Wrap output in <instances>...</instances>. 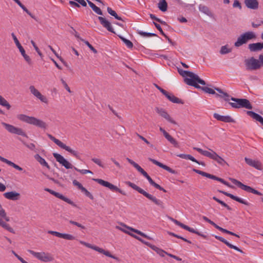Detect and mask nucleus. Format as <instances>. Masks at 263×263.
<instances>
[{
  "label": "nucleus",
  "instance_id": "28",
  "mask_svg": "<svg viewBox=\"0 0 263 263\" xmlns=\"http://www.w3.org/2000/svg\"><path fill=\"white\" fill-rule=\"evenodd\" d=\"M218 191L219 193H222L228 197H229L231 199H232L236 201L239 202V203H241L242 204H245L247 205H249V203L247 201H246L238 197L235 196L233 195V194H231L230 193H229L228 192H226L225 191H221V190H218Z\"/></svg>",
  "mask_w": 263,
  "mask_h": 263
},
{
  "label": "nucleus",
  "instance_id": "8",
  "mask_svg": "<svg viewBox=\"0 0 263 263\" xmlns=\"http://www.w3.org/2000/svg\"><path fill=\"white\" fill-rule=\"evenodd\" d=\"M48 138L53 141L57 145H58L60 148H63L66 151L71 153L73 156L76 157L77 158H79V153L77 151L73 150L69 146H67L66 144L63 143L60 140L58 139H56L54 137L52 136L50 134L47 135Z\"/></svg>",
  "mask_w": 263,
  "mask_h": 263
},
{
  "label": "nucleus",
  "instance_id": "53",
  "mask_svg": "<svg viewBox=\"0 0 263 263\" xmlns=\"http://www.w3.org/2000/svg\"><path fill=\"white\" fill-rule=\"evenodd\" d=\"M213 180L218 181L229 187H231V188L234 187V186L233 185H231L229 183L226 181L224 179H223L221 178H219L216 176H214V178H213Z\"/></svg>",
  "mask_w": 263,
  "mask_h": 263
},
{
  "label": "nucleus",
  "instance_id": "46",
  "mask_svg": "<svg viewBox=\"0 0 263 263\" xmlns=\"http://www.w3.org/2000/svg\"><path fill=\"white\" fill-rule=\"evenodd\" d=\"M193 171L194 172L196 173L197 174L202 175V176H204V177H207V178H210L212 179H213V178H214V175H212V174H210L207 173L206 172H203V171H200L198 170H196L195 168H194L193 170Z\"/></svg>",
  "mask_w": 263,
  "mask_h": 263
},
{
  "label": "nucleus",
  "instance_id": "38",
  "mask_svg": "<svg viewBox=\"0 0 263 263\" xmlns=\"http://www.w3.org/2000/svg\"><path fill=\"white\" fill-rule=\"evenodd\" d=\"M126 184L128 185L130 187H132L133 189L138 191L139 193L144 195V196L147 194V192L145 191L144 190H143L141 187H139L138 186L131 182L128 181L127 182Z\"/></svg>",
  "mask_w": 263,
  "mask_h": 263
},
{
  "label": "nucleus",
  "instance_id": "43",
  "mask_svg": "<svg viewBox=\"0 0 263 263\" xmlns=\"http://www.w3.org/2000/svg\"><path fill=\"white\" fill-rule=\"evenodd\" d=\"M199 10L200 12L204 13L205 14L208 16H212V13L211 11L210 10L209 8L206 6L200 5L199 6Z\"/></svg>",
  "mask_w": 263,
  "mask_h": 263
},
{
  "label": "nucleus",
  "instance_id": "50",
  "mask_svg": "<svg viewBox=\"0 0 263 263\" xmlns=\"http://www.w3.org/2000/svg\"><path fill=\"white\" fill-rule=\"evenodd\" d=\"M231 51H232V49L229 48L228 45H227L222 46L221 47V49L220 50V53L221 54H225L229 53L231 52Z\"/></svg>",
  "mask_w": 263,
  "mask_h": 263
},
{
  "label": "nucleus",
  "instance_id": "16",
  "mask_svg": "<svg viewBox=\"0 0 263 263\" xmlns=\"http://www.w3.org/2000/svg\"><path fill=\"white\" fill-rule=\"evenodd\" d=\"M170 219L176 225L180 227L181 228H183V229L189 231L190 232L195 233L199 236H201L202 237L204 238H206V236L204 234H203L199 232V231L194 229L193 228H192L184 224L183 223L180 222V221H178L176 219H175L172 217H170Z\"/></svg>",
  "mask_w": 263,
  "mask_h": 263
},
{
  "label": "nucleus",
  "instance_id": "45",
  "mask_svg": "<svg viewBox=\"0 0 263 263\" xmlns=\"http://www.w3.org/2000/svg\"><path fill=\"white\" fill-rule=\"evenodd\" d=\"M88 5L89 6L92 8V9L95 12H96L97 14L99 15H102V12L101 10L100 9V8L96 6L93 3L87 0Z\"/></svg>",
  "mask_w": 263,
  "mask_h": 263
},
{
  "label": "nucleus",
  "instance_id": "3",
  "mask_svg": "<svg viewBox=\"0 0 263 263\" xmlns=\"http://www.w3.org/2000/svg\"><path fill=\"white\" fill-rule=\"evenodd\" d=\"M17 118L21 121L45 129L47 127V125L45 122L34 117L28 116L24 114H19L17 115Z\"/></svg>",
  "mask_w": 263,
  "mask_h": 263
},
{
  "label": "nucleus",
  "instance_id": "1",
  "mask_svg": "<svg viewBox=\"0 0 263 263\" xmlns=\"http://www.w3.org/2000/svg\"><path fill=\"white\" fill-rule=\"evenodd\" d=\"M178 71L181 76L184 78V82L189 85L194 86L195 88H199L200 86L198 84L202 85H205L204 80L201 79L198 75L192 72L181 69H178Z\"/></svg>",
  "mask_w": 263,
  "mask_h": 263
},
{
  "label": "nucleus",
  "instance_id": "39",
  "mask_svg": "<svg viewBox=\"0 0 263 263\" xmlns=\"http://www.w3.org/2000/svg\"><path fill=\"white\" fill-rule=\"evenodd\" d=\"M151 248L155 251L158 254H159L161 257H164L165 255H167L168 256V254H170V253H168L165 251L164 250L156 247V246H151Z\"/></svg>",
  "mask_w": 263,
  "mask_h": 263
},
{
  "label": "nucleus",
  "instance_id": "40",
  "mask_svg": "<svg viewBox=\"0 0 263 263\" xmlns=\"http://www.w3.org/2000/svg\"><path fill=\"white\" fill-rule=\"evenodd\" d=\"M165 97L172 102L174 103H181L182 104L183 102L182 101L179 99V98L175 97L174 95H173L172 93H167V95L165 96Z\"/></svg>",
  "mask_w": 263,
  "mask_h": 263
},
{
  "label": "nucleus",
  "instance_id": "11",
  "mask_svg": "<svg viewBox=\"0 0 263 263\" xmlns=\"http://www.w3.org/2000/svg\"><path fill=\"white\" fill-rule=\"evenodd\" d=\"M80 243L85 246H86V247L87 248H90L91 249H93L100 253H102L104 255H105V256H108V257H109L110 258H112L113 259H116V260H118V258L112 255H111L110 254V253L108 251H106L101 248H99L97 246H93V245H91L90 243H87V242H86L84 241H82V240H80Z\"/></svg>",
  "mask_w": 263,
  "mask_h": 263
},
{
  "label": "nucleus",
  "instance_id": "19",
  "mask_svg": "<svg viewBox=\"0 0 263 263\" xmlns=\"http://www.w3.org/2000/svg\"><path fill=\"white\" fill-rule=\"evenodd\" d=\"M48 234H52L59 238H61L68 240H73L76 239V237L73 235L67 233H61L54 231H48Z\"/></svg>",
  "mask_w": 263,
  "mask_h": 263
},
{
  "label": "nucleus",
  "instance_id": "2",
  "mask_svg": "<svg viewBox=\"0 0 263 263\" xmlns=\"http://www.w3.org/2000/svg\"><path fill=\"white\" fill-rule=\"evenodd\" d=\"M178 71L181 76L184 78V82L189 85L194 86L195 88H199L200 86L198 84L202 85H205L204 80L201 79L198 75L192 72L181 69H178Z\"/></svg>",
  "mask_w": 263,
  "mask_h": 263
},
{
  "label": "nucleus",
  "instance_id": "21",
  "mask_svg": "<svg viewBox=\"0 0 263 263\" xmlns=\"http://www.w3.org/2000/svg\"><path fill=\"white\" fill-rule=\"evenodd\" d=\"M155 110L160 116L165 119L167 121L173 124H177L176 122L168 115L165 110L159 107H156Z\"/></svg>",
  "mask_w": 263,
  "mask_h": 263
},
{
  "label": "nucleus",
  "instance_id": "20",
  "mask_svg": "<svg viewBox=\"0 0 263 263\" xmlns=\"http://www.w3.org/2000/svg\"><path fill=\"white\" fill-rule=\"evenodd\" d=\"M29 90L31 92V93L35 96L36 98H37L38 99H39L41 102H44L45 103L47 104L48 103V100L47 98L42 95L40 91L36 89L34 86H30L29 87Z\"/></svg>",
  "mask_w": 263,
  "mask_h": 263
},
{
  "label": "nucleus",
  "instance_id": "49",
  "mask_svg": "<svg viewBox=\"0 0 263 263\" xmlns=\"http://www.w3.org/2000/svg\"><path fill=\"white\" fill-rule=\"evenodd\" d=\"M198 88L201 89V90H202L203 91H204L206 93H208L209 94H212V95H215L216 96H218V94L215 92V91L214 89H213L211 88H209L207 86H203V87L200 86V87H199Z\"/></svg>",
  "mask_w": 263,
  "mask_h": 263
},
{
  "label": "nucleus",
  "instance_id": "24",
  "mask_svg": "<svg viewBox=\"0 0 263 263\" xmlns=\"http://www.w3.org/2000/svg\"><path fill=\"white\" fill-rule=\"evenodd\" d=\"M159 130L161 132L163 133L164 137L175 147L178 148L179 147L178 142L174 138H173L168 133H167L163 128L160 127L159 128Z\"/></svg>",
  "mask_w": 263,
  "mask_h": 263
},
{
  "label": "nucleus",
  "instance_id": "17",
  "mask_svg": "<svg viewBox=\"0 0 263 263\" xmlns=\"http://www.w3.org/2000/svg\"><path fill=\"white\" fill-rule=\"evenodd\" d=\"M53 156L56 160L62 165L64 166L66 168H73L74 167L69 161H68L61 155L58 153H53Z\"/></svg>",
  "mask_w": 263,
  "mask_h": 263
},
{
  "label": "nucleus",
  "instance_id": "61",
  "mask_svg": "<svg viewBox=\"0 0 263 263\" xmlns=\"http://www.w3.org/2000/svg\"><path fill=\"white\" fill-rule=\"evenodd\" d=\"M81 192L84 193L85 195L89 197L91 199H93V197L92 195L87 190H86L84 187L81 190Z\"/></svg>",
  "mask_w": 263,
  "mask_h": 263
},
{
  "label": "nucleus",
  "instance_id": "29",
  "mask_svg": "<svg viewBox=\"0 0 263 263\" xmlns=\"http://www.w3.org/2000/svg\"><path fill=\"white\" fill-rule=\"evenodd\" d=\"M230 180L232 181V183H233L236 185L238 186L240 188H241L242 190L249 192L251 193L252 188L250 187V186H248L247 185H245L243 183H242L239 181H238L237 180L234 179V178H230Z\"/></svg>",
  "mask_w": 263,
  "mask_h": 263
},
{
  "label": "nucleus",
  "instance_id": "56",
  "mask_svg": "<svg viewBox=\"0 0 263 263\" xmlns=\"http://www.w3.org/2000/svg\"><path fill=\"white\" fill-rule=\"evenodd\" d=\"M213 199L217 202H218L219 203H220L221 205L227 208L228 210H231V208L227 204H226L224 202L222 201V200L218 199L215 196L213 197Z\"/></svg>",
  "mask_w": 263,
  "mask_h": 263
},
{
  "label": "nucleus",
  "instance_id": "26",
  "mask_svg": "<svg viewBox=\"0 0 263 263\" xmlns=\"http://www.w3.org/2000/svg\"><path fill=\"white\" fill-rule=\"evenodd\" d=\"M98 19L101 25L108 31H110L112 33H115L114 28H112L111 23L108 21L102 16H99Z\"/></svg>",
  "mask_w": 263,
  "mask_h": 263
},
{
  "label": "nucleus",
  "instance_id": "42",
  "mask_svg": "<svg viewBox=\"0 0 263 263\" xmlns=\"http://www.w3.org/2000/svg\"><path fill=\"white\" fill-rule=\"evenodd\" d=\"M158 7L162 12H165L167 9V4L165 0H160L158 4Z\"/></svg>",
  "mask_w": 263,
  "mask_h": 263
},
{
  "label": "nucleus",
  "instance_id": "30",
  "mask_svg": "<svg viewBox=\"0 0 263 263\" xmlns=\"http://www.w3.org/2000/svg\"><path fill=\"white\" fill-rule=\"evenodd\" d=\"M244 3L249 9L256 10L258 8L259 3L257 0H244Z\"/></svg>",
  "mask_w": 263,
  "mask_h": 263
},
{
  "label": "nucleus",
  "instance_id": "55",
  "mask_svg": "<svg viewBox=\"0 0 263 263\" xmlns=\"http://www.w3.org/2000/svg\"><path fill=\"white\" fill-rule=\"evenodd\" d=\"M108 13L111 15L114 16L118 20H122V18L118 15L117 13L111 8L108 7L107 9Z\"/></svg>",
  "mask_w": 263,
  "mask_h": 263
},
{
  "label": "nucleus",
  "instance_id": "41",
  "mask_svg": "<svg viewBox=\"0 0 263 263\" xmlns=\"http://www.w3.org/2000/svg\"><path fill=\"white\" fill-rule=\"evenodd\" d=\"M124 227H125L126 228L128 229L129 230H130L132 232H134L145 238H146L148 239H151V238L147 236L146 234H145V233L142 232L141 231L138 230H137V229H134V228H132L131 227H128V226H126V225H123Z\"/></svg>",
  "mask_w": 263,
  "mask_h": 263
},
{
  "label": "nucleus",
  "instance_id": "60",
  "mask_svg": "<svg viewBox=\"0 0 263 263\" xmlns=\"http://www.w3.org/2000/svg\"><path fill=\"white\" fill-rule=\"evenodd\" d=\"M91 160L94 163L98 165L100 167L102 168H104V165L103 164L102 161L99 159L93 158L91 159Z\"/></svg>",
  "mask_w": 263,
  "mask_h": 263
},
{
  "label": "nucleus",
  "instance_id": "9",
  "mask_svg": "<svg viewBox=\"0 0 263 263\" xmlns=\"http://www.w3.org/2000/svg\"><path fill=\"white\" fill-rule=\"evenodd\" d=\"M28 251L34 257L42 261L49 262L53 260L52 255L49 253L45 252H36L31 250H29Z\"/></svg>",
  "mask_w": 263,
  "mask_h": 263
},
{
  "label": "nucleus",
  "instance_id": "5",
  "mask_svg": "<svg viewBox=\"0 0 263 263\" xmlns=\"http://www.w3.org/2000/svg\"><path fill=\"white\" fill-rule=\"evenodd\" d=\"M256 34L253 31H248L241 34L238 38L234 45L239 47L244 44L247 43L249 41L255 39Z\"/></svg>",
  "mask_w": 263,
  "mask_h": 263
},
{
  "label": "nucleus",
  "instance_id": "52",
  "mask_svg": "<svg viewBox=\"0 0 263 263\" xmlns=\"http://www.w3.org/2000/svg\"><path fill=\"white\" fill-rule=\"evenodd\" d=\"M119 37L128 48H133V44L131 41L122 36H119Z\"/></svg>",
  "mask_w": 263,
  "mask_h": 263
},
{
  "label": "nucleus",
  "instance_id": "27",
  "mask_svg": "<svg viewBox=\"0 0 263 263\" xmlns=\"http://www.w3.org/2000/svg\"><path fill=\"white\" fill-rule=\"evenodd\" d=\"M149 160L150 161H151L152 163H153L154 164L163 168L164 170L167 171V172H168L169 173H170L171 174H176V172L175 170L172 169L171 167L167 166L166 165L162 164V163L158 161L157 160H156L155 159H154L152 158H149Z\"/></svg>",
  "mask_w": 263,
  "mask_h": 263
},
{
  "label": "nucleus",
  "instance_id": "64",
  "mask_svg": "<svg viewBox=\"0 0 263 263\" xmlns=\"http://www.w3.org/2000/svg\"><path fill=\"white\" fill-rule=\"evenodd\" d=\"M73 184L77 186L78 189L80 190L81 191L82 190V189L84 187L83 185L80 183L79 181H78L77 180H73L72 181Z\"/></svg>",
  "mask_w": 263,
  "mask_h": 263
},
{
  "label": "nucleus",
  "instance_id": "35",
  "mask_svg": "<svg viewBox=\"0 0 263 263\" xmlns=\"http://www.w3.org/2000/svg\"><path fill=\"white\" fill-rule=\"evenodd\" d=\"M25 12H26L30 17L35 21L38 22V18L33 15L27 8L23 5L20 0H13Z\"/></svg>",
  "mask_w": 263,
  "mask_h": 263
},
{
  "label": "nucleus",
  "instance_id": "7",
  "mask_svg": "<svg viewBox=\"0 0 263 263\" xmlns=\"http://www.w3.org/2000/svg\"><path fill=\"white\" fill-rule=\"evenodd\" d=\"M232 101L235 102L236 103H230V104L232 107L235 108H239L243 107L247 109H251L252 106L251 104L250 101L246 99H237L233 97L231 98Z\"/></svg>",
  "mask_w": 263,
  "mask_h": 263
},
{
  "label": "nucleus",
  "instance_id": "15",
  "mask_svg": "<svg viewBox=\"0 0 263 263\" xmlns=\"http://www.w3.org/2000/svg\"><path fill=\"white\" fill-rule=\"evenodd\" d=\"M126 160L132 165L137 170L140 172L143 176H144L148 181L149 183L152 185L154 183V181L152 180L151 177L147 174V173L137 163L134 162L129 158H126Z\"/></svg>",
  "mask_w": 263,
  "mask_h": 263
},
{
  "label": "nucleus",
  "instance_id": "62",
  "mask_svg": "<svg viewBox=\"0 0 263 263\" xmlns=\"http://www.w3.org/2000/svg\"><path fill=\"white\" fill-rule=\"evenodd\" d=\"M184 159L190 160L193 162H196L198 164H200L198 160H197L196 159H195V158L190 155L185 154Z\"/></svg>",
  "mask_w": 263,
  "mask_h": 263
},
{
  "label": "nucleus",
  "instance_id": "54",
  "mask_svg": "<svg viewBox=\"0 0 263 263\" xmlns=\"http://www.w3.org/2000/svg\"><path fill=\"white\" fill-rule=\"evenodd\" d=\"M213 180L218 181L229 187H231V188L234 187V186L233 185H231L229 183L226 181L224 179H223L221 178H219L216 176H214V178H213Z\"/></svg>",
  "mask_w": 263,
  "mask_h": 263
},
{
  "label": "nucleus",
  "instance_id": "32",
  "mask_svg": "<svg viewBox=\"0 0 263 263\" xmlns=\"http://www.w3.org/2000/svg\"><path fill=\"white\" fill-rule=\"evenodd\" d=\"M215 238L219 241L223 242L224 244H226L228 247H229L231 249H233L239 252L242 253V251L240 250L239 248H238L237 247L234 246L230 243L229 242H228L227 240H226L224 238H223L222 237L219 236H215Z\"/></svg>",
  "mask_w": 263,
  "mask_h": 263
},
{
  "label": "nucleus",
  "instance_id": "47",
  "mask_svg": "<svg viewBox=\"0 0 263 263\" xmlns=\"http://www.w3.org/2000/svg\"><path fill=\"white\" fill-rule=\"evenodd\" d=\"M215 89L219 93H220V95H218V94L217 96H219V97H220L221 98H224L226 101H229V100L230 96H229V95L227 92H225L223 91L221 89H220L219 88H215Z\"/></svg>",
  "mask_w": 263,
  "mask_h": 263
},
{
  "label": "nucleus",
  "instance_id": "23",
  "mask_svg": "<svg viewBox=\"0 0 263 263\" xmlns=\"http://www.w3.org/2000/svg\"><path fill=\"white\" fill-rule=\"evenodd\" d=\"M245 160L249 165L252 166L258 170H261L262 169V164L258 160H253L247 157L245 158Z\"/></svg>",
  "mask_w": 263,
  "mask_h": 263
},
{
  "label": "nucleus",
  "instance_id": "33",
  "mask_svg": "<svg viewBox=\"0 0 263 263\" xmlns=\"http://www.w3.org/2000/svg\"><path fill=\"white\" fill-rule=\"evenodd\" d=\"M248 48L252 52L260 51L263 49V43H256L250 44Z\"/></svg>",
  "mask_w": 263,
  "mask_h": 263
},
{
  "label": "nucleus",
  "instance_id": "59",
  "mask_svg": "<svg viewBox=\"0 0 263 263\" xmlns=\"http://www.w3.org/2000/svg\"><path fill=\"white\" fill-rule=\"evenodd\" d=\"M21 53V54L22 55V56L24 57V59L25 60V61L29 64H31V59L30 58V57L27 55L25 53V50H23V51H21V52H20Z\"/></svg>",
  "mask_w": 263,
  "mask_h": 263
},
{
  "label": "nucleus",
  "instance_id": "34",
  "mask_svg": "<svg viewBox=\"0 0 263 263\" xmlns=\"http://www.w3.org/2000/svg\"><path fill=\"white\" fill-rule=\"evenodd\" d=\"M0 160L1 161H2L3 162H4V163L7 164L8 165L13 167V168H14L15 169H16L19 171H22L23 170L22 167H20L18 165L15 164L13 162L4 158V157H2L1 156H0Z\"/></svg>",
  "mask_w": 263,
  "mask_h": 263
},
{
  "label": "nucleus",
  "instance_id": "14",
  "mask_svg": "<svg viewBox=\"0 0 263 263\" xmlns=\"http://www.w3.org/2000/svg\"><path fill=\"white\" fill-rule=\"evenodd\" d=\"M126 160L132 165L137 170L140 172L143 176H144L148 181L149 183L152 185L154 183V181L152 180L151 177L147 174V173L137 163L134 162L129 158H126Z\"/></svg>",
  "mask_w": 263,
  "mask_h": 263
},
{
  "label": "nucleus",
  "instance_id": "57",
  "mask_svg": "<svg viewBox=\"0 0 263 263\" xmlns=\"http://www.w3.org/2000/svg\"><path fill=\"white\" fill-rule=\"evenodd\" d=\"M123 225H125V224H122V227H119V226H117L116 229H117L126 234H128V235H129L133 237V235H134V234L133 233H131L129 231H128L127 230H128V229L126 228L125 227H124Z\"/></svg>",
  "mask_w": 263,
  "mask_h": 263
},
{
  "label": "nucleus",
  "instance_id": "13",
  "mask_svg": "<svg viewBox=\"0 0 263 263\" xmlns=\"http://www.w3.org/2000/svg\"><path fill=\"white\" fill-rule=\"evenodd\" d=\"M126 160L132 165L137 170L140 172L143 176H144L148 181L149 183L152 185L154 183V181L152 180L151 177L147 174V173L137 163L134 162L129 158H126Z\"/></svg>",
  "mask_w": 263,
  "mask_h": 263
},
{
  "label": "nucleus",
  "instance_id": "58",
  "mask_svg": "<svg viewBox=\"0 0 263 263\" xmlns=\"http://www.w3.org/2000/svg\"><path fill=\"white\" fill-rule=\"evenodd\" d=\"M133 237L136 239L138 240L139 241H141V242L143 243L144 244L146 245V246L149 247L151 248V246H155L154 245H151L148 242L145 241L144 240H143L141 238L139 237V236L136 235H133Z\"/></svg>",
  "mask_w": 263,
  "mask_h": 263
},
{
  "label": "nucleus",
  "instance_id": "25",
  "mask_svg": "<svg viewBox=\"0 0 263 263\" xmlns=\"http://www.w3.org/2000/svg\"><path fill=\"white\" fill-rule=\"evenodd\" d=\"M145 197L151 200L161 209H164L165 208V205L163 202L162 200L157 199L156 197L153 196L152 195L147 193Z\"/></svg>",
  "mask_w": 263,
  "mask_h": 263
},
{
  "label": "nucleus",
  "instance_id": "44",
  "mask_svg": "<svg viewBox=\"0 0 263 263\" xmlns=\"http://www.w3.org/2000/svg\"><path fill=\"white\" fill-rule=\"evenodd\" d=\"M75 2L70 1L69 3L71 6L79 7V4L85 7L87 5L86 2L84 0H74Z\"/></svg>",
  "mask_w": 263,
  "mask_h": 263
},
{
  "label": "nucleus",
  "instance_id": "6",
  "mask_svg": "<svg viewBox=\"0 0 263 263\" xmlns=\"http://www.w3.org/2000/svg\"><path fill=\"white\" fill-rule=\"evenodd\" d=\"M1 125L9 133L12 134H15L19 136H22L25 137H27V136L24 130L20 127L15 126L12 124L2 122Z\"/></svg>",
  "mask_w": 263,
  "mask_h": 263
},
{
  "label": "nucleus",
  "instance_id": "12",
  "mask_svg": "<svg viewBox=\"0 0 263 263\" xmlns=\"http://www.w3.org/2000/svg\"><path fill=\"white\" fill-rule=\"evenodd\" d=\"M92 180H94L95 181L97 182L100 185H101L103 186L108 187L109 189H110L112 191L118 192L123 195H126L124 191H123L122 190H121V189L118 188L117 186L114 185V184L110 183V182H109L108 181L103 180L101 179H92Z\"/></svg>",
  "mask_w": 263,
  "mask_h": 263
},
{
  "label": "nucleus",
  "instance_id": "22",
  "mask_svg": "<svg viewBox=\"0 0 263 263\" xmlns=\"http://www.w3.org/2000/svg\"><path fill=\"white\" fill-rule=\"evenodd\" d=\"M213 117L217 120L226 123H234L235 122V120L229 115L222 116L217 113H214L213 114Z\"/></svg>",
  "mask_w": 263,
  "mask_h": 263
},
{
  "label": "nucleus",
  "instance_id": "63",
  "mask_svg": "<svg viewBox=\"0 0 263 263\" xmlns=\"http://www.w3.org/2000/svg\"><path fill=\"white\" fill-rule=\"evenodd\" d=\"M153 23L155 27H156V28L160 32L161 34L162 35H163L165 37H167V36L163 31L160 25L155 22H153Z\"/></svg>",
  "mask_w": 263,
  "mask_h": 263
},
{
  "label": "nucleus",
  "instance_id": "37",
  "mask_svg": "<svg viewBox=\"0 0 263 263\" xmlns=\"http://www.w3.org/2000/svg\"><path fill=\"white\" fill-rule=\"evenodd\" d=\"M35 159L43 166L46 167L49 170L50 168V166L46 160L40 156L39 154H36L34 156Z\"/></svg>",
  "mask_w": 263,
  "mask_h": 263
},
{
  "label": "nucleus",
  "instance_id": "31",
  "mask_svg": "<svg viewBox=\"0 0 263 263\" xmlns=\"http://www.w3.org/2000/svg\"><path fill=\"white\" fill-rule=\"evenodd\" d=\"M4 196L7 199L17 200L20 197V194L14 191L6 192L4 194Z\"/></svg>",
  "mask_w": 263,
  "mask_h": 263
},
{
  "label": "nucleus",
  "instance_id": "36",
  "mask_svg": "<svg viewBox=\"0 0 263 263\" xmlns=\"http://www.w3.org/2000/svg\"><path fill=\"white\" fill-rule=\"evenodd\" d=\"M247 114L263 125V118L260 115L252 111H247Z\"/></svg>",
  "mask_w": 263,
  "mask_h": 263
},
{
  "label": "nucleus",
  "instance_id": "4",
  "mask_svg": "<svg viewBox=\"0 0 263 263\" xmlns=\"http://www.w3.org/2000/svg\"><path fill=\"white\" fill-rule=\"evenodd\" d=\"M193 149L197 151L200 154L215 160L220 165H223L224 164H227L226 161L222 157L211 149H209V151L196 147H193Z\"/></svg>",
  "mask_w": 263,
  "mask_h": 263
},
{
  "label": "nucleus",
  "instance_id": "48",
  "mask_svg": "<svg viewBox=\"0 0 263 263\" xmlns=\"http://www.w3.org/2000/svg\"><path fill=\"white\" fill-rule=\"evenodd\" d=\"M0 105L5 107L7 109H10L11 108V105L8 102V101L3 98L2 96L0 95Z\"/></svg>",
  "mask_w": 263,
  "mask_h": 263
},
{
  "label": "nucleus",
  "instance_id": "18",
  "mask_svg": "<svg viewBox=\"0 0 263 263\" xmlns=\"http://www.w3.org/2000/svg\"><path fill=\"white\" fill-rule=\"evenodd\" d=\"M45 190L48 192H49V193H50L51 194L54 195L55 197L65 201L66 202L70 204V205H71L72 206H74V207H77V205L76 204H75L72 201H71L70 199H69V198L65 197L64 196H63L62 194H60V193H58V192H56L51 189H48V188H46L45 189Z\"/></svg>",
  "mask_w": 263,
  "mask_h": 263
},
{
  "label": "nucleus",
  "instance_id": "51",
  "mask_svg": "<svg viewBox=\"0 0 263 263\" xmlns=\"http://www.w3.org/2000/svg\"><path fill=\"white\" fill-rule=\"evenodd\" d=\"M138 33L139 34H140V35H141L142 36L145 37L157 36V35L155 33L143 32L141 30H138Z\"/></svg>",
  "mask_w": 263,
  "mask_h": 263
},
{
  "label": "nucleus",
  "instance_id": "10",
  "mask_svg": "<svg viewBox=\"0 0 263 263\" xmlns=\"http://www.w3.org/2000/svg\"><path fill=\"white\" fill-rule=\"evenodd\" d=\"M244 62L247 70H255L260 68L259 61L254 57L245 59Z\"/></svg>",
  "mask_w": 263,
  "mask_h": 263
}]
</instances>
